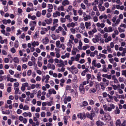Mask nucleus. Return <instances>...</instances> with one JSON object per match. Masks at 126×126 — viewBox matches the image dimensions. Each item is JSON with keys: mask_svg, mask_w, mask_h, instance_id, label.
I'll list each match as a JSON object with an SVG mask.
<instances>
[{"mask_svg": "<svg viewBox=\"0 0 126 126\" xmlns=\"http://www.w3.org/2000/svg\"><path fill=\"white\" fill-rule=\"evenodd\" d=\"M39 45V43L37 41H34L32 43V46L33 47H35L36 45L38 46Z\"/></svg>", "mask_w": 126, "mask_h": 126, "instance_id": "nucleus-28", "label": "nucleus"}, {"mask_svg": "<svg viewBox=\"0 0 126 126\" xmlns=\"http://www.w3.org/2000/svg\"><path fill=\"white\" fill-rule=\"evenodd\" d=\"M86 115L88 118L92 120L93 119V118L95 116V114L94 111H92L90 114L89 112H87Z\"/></svg>", "mask_w": 126, "mask_h": 126, "instance_id": "nucleus-4", "label": "nucleus"}, {"mask_svg": "<svg viewBox=\"0 0 126 126\" xmlns=\"http://www.w3.org/2000/svg\"><path fill=\"white\" fill-rule=\"evenodd\" d=\"M119 27L121 28L124 27V28H126V25L122 23Z\"/></svg>", "mask_w": 126, "mask_h": 126, "instance_id": "nucleus-62", "label": "nucleus"}, {"mask_svg": "<svg viewBox=\"0 0 126 126\" xmlns=\"http://www.w3.org/2000/svg\"><path fill=\"white\" fill-rule=\"evenodd\" d=\"M96 25L98 27H100L103 28L104 27L105 25L104 23H100L98 22L96 24Z\"/></svg>", "mask_w": 126, "mask_h": 126, "instance_id": "nucleus-24", "label": "nucleus"}, {"mask_svg": "<svg viewBox=\"0 0 126 126\" xmlns=\"http://www.w3.org/2000/svg\"><path fill=\"white\" fill-rule=\"evenodd\" d=\"M92 64L93 66L95 67H96V60H93L92 63Z\"/></svg>", "mask_w": 126, "mask_h": 126, "instance_id": "nucleus-35", "label": "nucleus"}, {"mask_svg": "<svg viewBox=\"0 0 126 126\" xmlns=\"http://www.w3.org/2000/svg\"><path fill=\"white\" fill-rule=\"evenodd\" d=\"M98 98L100 101L102 103H104V101L103 98L101 96H99L98 97Z\"/></svg>", "mask_w": 126, "mask_h": 126, "instance_id": "nucleus-54", "label": "nucleus"}, {"mask_svg": "<svg viewBox=\"0 0 126 126\" xmlns=\"http://www.w3.org/2000/svg\"><path fill=\"white\" fill-rule=\"evenodd\" d=\"M122 75L126 77V70H122Z\"/></svg>", "mask_w": 126, "mask_h": 126, "instance_id": "nucleus-57", "label": "nucleus"}, {"mask_svg": "<svg viewBox=\"0 0 126 126\" xmlns=\"http://www.w3.org/2000/svg\"><path fill=\"white\" fill-rule=\"evenodd\" d=\"M86 115L84 112L79 113L77 115L78 118H79L81 120H84L86 118Z\"/></svg>", "mask_w": 126, "mask_h": 126, "instance_id": "nucleus-3", "label": "nucleus"}, {"mask_svg": "<svg viewBox=\"0 0 126 126\" xmlns=\"http://www.w3.org/2000/svg\"><path fill=\"white\" fill-rule=\"evenodd\" d=\"M96 124L98 126H104L102 125H105V124L103 122L99 121H97L96 122Z\"/></svg>", "mask_w": 126, "mask_h": 126, "instance_id": "nucleus-23", "label": "nucleus"}, {"mask_svg": "<svg viewBox=\"0 0 126 126\" xmlns=\"http://www.w3.org/2000/svg\"><path fill=\"white\" fill-rule=\"evenodd\" d=\"M96 92V90L94 88H91L89 90V92L90 93H95Z\"/></svg>", "mask_w": 126, "mask_h": 126, "instance_id": "nucleus-41", "label": "nucleus"}, {"mask_svg": "<svg viewBox=\"0 0 126 126\" xmlns=\"http://www.w3.org/2000/svg\"><path fill=\"white\" fill-rule=\"evenodd\" d=\"M72 6L71 5H69L67 7L66 11L67 12H69L70 11L72 10Z\"/></svg>", "mask_w": 126, "mask_h": 126, "instance_id": "nucleus-33", "label": "nucleus"}, {"mask_svg": "<svg viewBox=\"0 0 126 126\" xmlns=\"http://www.w3.org/2000/svg\"><path fill=\"white\" fill-rule=\"evenodd\" d=\"M104 83V84L106 86H108L109 83V80H107L105 78H103L102 79Z\"/></svg>", "mask_w": 126, "mask_h": 126, "instance_id": "nucleus-25", "label": "nucleus"}, {"mask_svg": "<svg viewBox=\"0 0 126 126\" xmlns=\"http://www.w3.org/2000/svg\"><path fill=\"white\" fill-rule=\"evenodd\" d=\"M72 44H73V42L72 40H71L70 39H69L68 42L67 43V46L68 47L72 48Z\"/></svg>", "mask_w": 126, "mask_h": 126, "instance_id": "nucleus-17", "label": "nucleus"}, {"mask_svg": "<svg viewBox=\"0 0 126 126\" xmlns=\"http://www.w3.org/2000/svg\"><path fill=\"white\" fill-rule=\"evenodd\" d=\"M75 24L73 22H72L71 23L68 24L67 25V26L68 28L72 27V28H74L75 26Z\"/></svg>", "mask_w": 126, "mask_h": 126, "instance_id": "nucleus-22", "label": "nucleus"}, {"mask_svg": "<svg viewBox=\"0 0 126 126\" xmlns=\"http://www.w3.org/2000/svg\"><path fill=\"white\" fill-rule=\"evenodd\" d=\"M123 14H121L118 16V18L116 20V22L115 23H112V26L113 27H115L117 26L120 22V20L123 18Z\"/></svg>", "mask_w": 126, "mask_h": 126, "instance_id": "nucleus-1", "label": "nucleus"}, {"mask_svg": "<svg viewBox=\"0 0 126 126\" xmlns=\"http://www.w3.org/2000/svg\"><path fill=\"white\" fill-rule=\"evenodd\" d=\"M14 89L15 90V94H17L19 92V88L18 87L15 88V87H14Z\"/></svg>", "mask_w": 126, "mask_h": 126, "instance_id": "nucleus-34", "label": "nucleus"}, {"mask_svg": "<svg viewBox=\"0 0 126 126\" xmlns=\"http://www.w3.org/2000/svg\"><path fill=\"white\" fill-rule=\"evenodd\" d=\"M14 77L19 78L20 77V75L19 74H16L14 75Z\"/></svg>", "mask_w": 126, "mask_h": 126, "instance_id": "nucleus-58", "label": "nucleus"}, {"mask_svg": "<svg viewBox=\"0 0 126 126\" xmlns=\"http://www.w3.org/2000/svg\"><path fill=\"white\" fill-rule=\"evenodd\" d=\"M85 26L86 28L88 29H90V27L91 26V23L90 22H86L85 23Z\"/></svg>", "mask_w": 126, "mask_h": 126, "instance_id": "nucleus-20", "label": "nucleus"}, {"mask_svg": "<svg viewBox=\"0 0 126 126\" xmlns=\"http://www.w3.org/2000/svg\"><path fill=\"white\" fill-rule=\"evenodd\" d=\"M105 120H106L109 121L111 119V117L109 114L106 113L104 115Z\"/></svg>", "mask_w": 126, "mask_h": 126, "instance_id": "nucleus-14", "label": "nucleus"}, {"mask_svg": "<svg viewBox=\"0 0 126 126\" xmlns=\"http://www.w3.org/2000/svg\"><path fill=\"white\" fill-rule=\"evenodd\" d=\"M71 72L73 74H77L78 73L79 70L74 65L71 66Z\"/></svg>", "mask_w": 126, "mask_h": 126, "instance_id": "nucleus-6", "label": "nucleus"}, {"mask_svg": "<svg viewBox=\"0 0 126 126\" xmlns=\"http://www.w3.org/2000/svg\"><path fill=\"white\" fill-rule=\"evenodd\" d=\"M60 41L62 43H63L64 42L65 38L63 37H60Z\"/></svg>", "mask_w": 126, "mask_h": 126, "instance_id": "nucleus-49", "label": "nucleus"}, {"mask_svg": "<svg viewBox=\"0 0 126 126\" xmlns=\"http://www.w3.org/2000/svg\"><path fill=\"white\" fill-rule=\"evenodd\" d=\"M28 18L31 19L33 20H35L36 18V17L35 16H31L29 14H28Z\"/></svg>", "mask_w": 126, "mask_h": 126, "instance_id": "nucleus-26", "label": "nucleus"}, {"mask_svg": "<svg viewBox=\"0 0 126 126\" xmlns=\"http://www.w3.org/2000/svg\"><path fill=\"white\" fill-rule=\"evenodd\" d=\"M66 90L67 91H70L71 90V86L69 85H67L66 87Z\"/></svg>", "mask_w": 126, "mask_h": 126, "instance_id": "nucleus-50", "label": "nucleus"}, {"mask_svg": "<svg viewBox=\"0 0 126 126\" xmlns=\"http://www.w3.org/2000/svg\"><path fill=\"white\" fill-rule=\"evenodd\" d=\"M45 22L48 24H50L52 22V19L50 18L48 19H46L45 20Z\"/></svg>", "mask_w": 126, "mask_h": 126, "instance_id": "nucleus-19", "label": "nucleus"}, {"mask_svg": "<svg viewBox=\"0 0 126 126\" xmlns=\"http://www.w3.org/2000/svg\"><path fill=\"white\" fill-rule=\"evenodd\" d=\"M79 17L78 16H74L73 17V19L75 21H77Z\"/></svg>", "mask_w": 126, "mask_h": 126, "instance_id": "nucleus-59", "label": "nucleus"}, {"mask_svg": "<svg viewBox=\"0 0 126 126\" xmlns=\"http://www.w3.org/2000/svg\"><path fill=\"white\" fill-rule=\"evenodd\" d=\"M102 3H100L98 5V7L99 10L101 12L104 11L105 10V7L102 5Z\"/></svg>", "mask_w": 126, "mask_h": 126, "instance_id": "nucleus-10", "label": "nucleus"}, {"mask_svg": "<svg viewBox=\"0 0 126 126\" xmlns=\"http://www.w3.org/2000/svg\"><path fill=\"white\" fill-rule=\"evenodd\" d=\"M19 46V42L17 40H16L14 43V46L16 48H17Z\"/></svg>", "mask_w": 126, "mask_h": 126, "instance_id": "nucleus-36", "label": "nucleus"}, {"mask_svg": "<svg viewBox=\"0 0 126 126\" xmlns=\"http://www.w3.org/2000/svg\"><path fill=\"white\" fill-rule=\"evenodd\" d=\"M108 18L107 15L105 14L102 15L99 17V19L100 20H101L102 19H103L101 20V21L103 23L105 22L106 21V20Z\"/></svg>", "mask_w": 126, "mask_h": 126, "instance_id": "nucleus-5", "label": "nucleus"}, {"mask_svg": "<svg viewBox=\"0 0 126 126\" xmlns=\"http://www.w3.org/2000/svg\"><path fill=\"white\" fill-rule=\"evenodd\" d=\"M60 16V13L58 11H56L55 13H53V16L54 17H56L57 16Z\"/></svg>", "mask_w": 126, "mask_h": 126, "instance_id": "nucleus-21", "label": "nucleus"}, {"mask_svg": "<svg viewBox=\"0 0 126 126\" xmlns=\"http://www.w3.org/2000/svg\"><path fill=\"white\" fill-rule=\"evenodd\" d=\"M126 126V120H124L123 121V123L121 124V126Z\"/></svg>", "mask_w": 126, "mask_h": 126, "instance_id": "nucleus-64", "label": "nucleus"}, {"mask_svg": "<svg viewBox=\"0 0 126 126\" xmlns=\"http://www.w3.org/2000/svg\"><path fill=\"white\" fill-rule=\"evenodd\" d=\"M36 21H31L30 22L29 25L30 26L35 27L36 25Z\"/></svg>", "mask_w": 126, "mask_h": 126, "instance_id": "nucleus-18", "label": "nucleus"}, {"mask_svg": "<svg viewBox=\"0 0 126 126\" xmlns=\"http://www.w3.org/2000/svg\"><path fill=\"white\" fill-rule=\"evenodd\" d=\"M65 46L64 44L62 43L60 44V46H59V48H62V49L63 50H64L65 48Z\"/></svg>", "mask_w": 126, "mask_h": 126, "instance_id": "nucleus-42", "label": "nucleus"}, {"mask_svg": "<svg viewBox=\"0 0 126 126\" xmlns=\"http://www.w3.org/2000/svg\"><path fill=\"white\" fill-rule=\"evenodd\" d=\"M78 12L79 14V16L83 14V11L81 10V8L78 11Z\"/></svg>", "mask_w": 126, "mask_h": 126, "instance_id": "nucleus-52", "label": "nucleus"}, {"mask_svg": "<svg viewBox=\"0 0 126 126\" xmlns=\"http://www.w3.org/2000/svg\"><path fill=\"white\" fill-rule=\"evenodd\" d=\"M79 89L80 93L81 94H83L85 93V88L84 86L82 85H80Z\"/></svg>", "mask_w": 126, "mask_h": 126, "instance_id": "nucleus-7", "label": "nucleus"}, {"mask_svg": "<svg viewBox=\"0 0 126 126\" xmlns=\"http://www.w3.org/2000/svg\"><path fill=\"white\" fill-rule=\"evenodd\" d=\"M115 113L116 114H119L120 113V110L118 107L116 108V110H115Z\"/></svg>", "mask_w": 126, "mask_h": 126, "instance_id": "nucleus-39", "label": "nucleus"}, {"mask_svg": "<svg viewBox=\"0 0 126 126\" xmlns=\"http://www.w3.org/2000/svg\"><path fill=\"white\" fill-rule=\"evenodd\" d=\"M64 99L68 102L70 101L71 100V97L70 96L66 97Z\"/></svg>", "mask_w": 126, "mask_h": 126, "instance_id": "nucleus-48", "label": "nucleus"}, {"mask_svg": "<svg viewBox=\"0 0 126 126\" xmlns=\"http://www.w3.org/2000/svg\"><path fill=\"white\" fill-rule=\"evenodd\" d=\"M99 37L97 35H96L92 39L93 42L94 43H96L99 41Z\"/></svg>", "mask_w": 126, "mask_h": 126, "instance_id": "nucleus-9", "label": "nucleus"}, {"mask_svg": "<svg viewBox=\"0 0 126 126\" xmlns=\"http://www.w3.org/2000/svg\"><path fill=\"white\" fill-rule=\"evenodd\" d=\"M80 57V54H78L75 57V60L76 61H78Z\"/></svg>", "mask_w": 126, "mask_h": 126, "instance_id": "nucleus-38", "label": "nucleus"}, {"mask_svg": "<svg viewBox=\"0 0 126 126\" xmlns=\"http://www.w3.org/2000/svg\"><path fill=\"white\" fill-rule=\"evenodd\" d=\"M29 109V107L27 105H25L23 107V110H28Z\"/></svg>", "mask_w": 126, "mask_h": 126, "instance_id": "nucleus-40", "label": "nucleus"}, {"mask_svg": "<svg viewBox=\"0 0 126 126\" xmlns=\"http://www.w3.org/2000/svg\"><path fill=\"white\" fill-rule=\"evenodd\" d=\"M73 12V15L75 16H76L77 15V10L74 9V8L72 9Z\"/></svg>", "mask_w": 126, "mask_h": 126, "instance_id": "nucleus-55", "label": "nucleus"}, {"mask_svg": "<svg viewBox=\"0 0 126 126\" xmlns=\"http://www.w3.org/2000/svg\"><path fill=\"white\" fill-rule=\"evenodd\" d=\"M61 42L59 40H58L56 42V46L57 47H59V46H60V45L61 44H60Z\"/></svg>", "mask_w": 126, "mask_h": 126, "instance_id": "nucleus-43", "label": "nucleus"}, {"mask_svg": "<svg viewBox=\"0 0 126 126\" xmlns=\"http://www.w3.org/2000/svg\"><path fill=\"white\" fill-rule=\"evenodd\" d=\"M70 3V2L68 0H63L62 2V5L64 6L68 5Z\"/></svg>", "mask_w": 126, "mask_h": 126, "instance_id": "nucleus-13", "label": "nucleus"}, {"mask_svg": "<svg viewBox=\"0 0 126 126\" xmlns=\"http://www.w3.org/2000/svg\"><path fill=\"white\" fill-rule=\"evenodd\" d=\"M91 18V17L90 16L87 15L84 17L83 19L85 21H87L88 20L90 19Z\"/></svg>", "mask_w": 126, "mask_h": 126, "instance_id": "nucleus-29", "label": "nucleus"}, {"mask_svg": "<svg viewBox=\"0 0 126 126\" xmlns=\"http://www.w3.org/2000/svg\"><path fill=\"white\" fill-rule=\"evenodd\" d=\"M47 67L48 68H50L52 70L54 69L55 67V65L53 64H51L50 63L47 64Z\"/></svg>", "mask_w": 126, "mask_h": 126, "instance_id": "nucleus-15", "label": "nucleus"}, {"mask_svg": "<svg viewBox=\"0 0 126 126\" xmlns=\"http://www.w3.org/2000/svg\"><path fill=\"white\" fill-rule=\"evenodd\" d=\"M119 98L124 99L125 98V96L124 94H121L119 95L117 97Z\"/></svg>", "mask_w": 126, "mask_h": 126, "instance_id": "nucleus-47", "label": "nucleus"}, {"mask_svg": "<svg viewBox=\"0 0 126 126\" xmlns=\"http://www.w3.org/2000/svg\"><path fill=\"white\" fill-rule=\"evenodd\" d=\"M108 34L107 33H104L103 35V38H105L104 41L106 43H108L112 40L111 36H109L108 37Z\"/></svg>", "mask_w": 126, "mask_h": 126, "instance_id": "nucleus-2", "label": "nucleus"}, {"mask_svg": "<svg viewBox=\"0 0 126 126\" xmlns=\"http://www.w3.org/2000/svg\"><path fill=\"white\" fill-rule=\"evenodd\" d=\"M88 105V102L86 101H84L82 102V105L83 106H87Z\"/></svg>", "mask_w": 126, "mask_h": 126, "instance_id": "nucleus-53", "label": "nucleus"}, {"mask_svg": "<svg viewBox=\"0 0 126 126\" xmlns=\"http://www.w3.org/2000/svg\"><path fill=\"white\" fill-rule=\"evenodd\" d=\"M104 6L106 8H108L109 6V4L108 2H106L104 4Z\"/></svg>", "mask_w": 126, "mask_h": 126, "instance_id": "nucleus-63", "label": "nucleus"}, {"mask_svg": "<svg viewBox=\"0 0 126 126\" xmlns=\"http://www.w3.org/2000/svg\"><path fill=\"white\" fill-rule=\"evenodd\" d=\"M43 77L44 79V80H46L45 81V83H48V80H49V79L50 78V77L49 76V75H46V76H43Z\"/></svg>", "mask_w": 126, "mask_h": 126, "instance_id": "nucleus-16", "label": "nucleus"}, {"mask_svg": "<svg viewBox=\"0 0 126 126\" xmlns=\"http://www.w3.org/2000/svg\"><path fill=\"white\" fill-rule=\"evenodd\" d=\"M80 27L82 30H83L85 28L84 24L83 22H81L80 24Z\"/></svg>", "mask_w": 126, "mask_h": 126, "instance_id": "nucleus-46", "label": "nucleus"}, {"mask_svg": "<svg viewBox=\"0 0 126 126\" xmlns=\"http://www.w3.org/2000/svg\"><path fill=\"white\" fill-rule=\"evenodd\" d=\"M64 10V7L63 6H60L57 8V10L59 11H63Z\"/></svg>", "mask_w": 126, "mask_h": 126, "instance_id": "nucleus-30", "label": "nucleus"}, {"mask_svg": "<svg viewBox=\"0 0 126 126\" xmlns=\"http://www.w3.org/2000/svg\"><path fill=\"white\" fill-rule=\"evenodd\" d=\"M13 61L14 62L16 63H18L19 62L18 58L17 57H15L14 58Z\"/></svg>", "mask_w": 126, "mask_h": 126, "instance_id": "nucleus-44", "label": "nucleus"}, {"mask_svg": "<svg viewBox=\"0 0 126 126\" xmlns=\"http://www.w3.org/2000/svg\"><path fill=\"white\" fill-rule=\"evenodd\" d=\"M29 84L27 82L25 83L22 84V86L21 87V89L22 91H24L25 90V87H28Z\"/></svg>", "mask_w": 126, "mask_h": 126, "instance_id": "nucleus-8", "label": "nucleus"}, {"mask_svg": "<svg viewBox=\"0 0 126 126\" xmlns=\"http://www.w3.org/2000/svg\"><path fill=\"white\" fill-rule=\"evenodd\" d=\"M97 59H100L101 58L104 59H105L106 58V55L102 54L100 53L98 55H97L96 56Z\"/></svg>", "mask_w": 126, "mask_h": 126, "instance_id": "nucleus-12", "label": "nucleus"}, {"mask_svg": "<svg viewBox=\"0 0 126 126\" xmlns=\"http://www.w3.org/2000/svg\"><path fill=\"white\" fill-rule=\"evenodd\" d=\"M121 27H119L118 28V29L119 32L120 33L124 32L125 31V29H122L121 28Z\"/></svg>", "mask_w": 126, "mask_h": 126, "instance_id": "nucleus-37", "label": "nucleus"}, {"mask_svg": "<svg viewBox=\"0 0 126 126\" xmlns=\"http://www.w3.org/2000/svg\"><path fill=\"white\" fill-rule=\"evenodd\" d=\"M121 123L120 120L119 119L116 122V126H121Z\"/></svg>", "mask_w": 126, "mask_h": 126, "instance_id": "nucleus-32", "label": "nucleus"}, {"mask_svg": "<svg viewBox=\"0 0 126 126\" xmlns=\"http://www.w3.org/2000/svg\"><path fill=\"white\" fill-rule=\"evenodd\" d=\"M60 20V22L62 23H64L66 21L65 18L63 17L61 18Z\"/></svg>", "mask_w": 126, "mask_h": 126, "instance_id": "nucleus-45", "label": "nucleus"}, {"mask_svg": "<svg viewBox=\"0 0 126 126\" xmlns=\"http://www.w3.org/2000/svg\"><path fill=\"white\" fill-rule=\"evenodd\" d=\"M14 87L15 88L18 87L19 85V84L18 82H15L14 84Z\"/></svg>", "mask_w": 126, "mask_h": 126, "instance_id": "nucleus-61", "label": "nucleus"}, {"mask_svg": "<svg viewBox=\"0 0 126 126\" xmlns=\"http://www.w3.org/2000/svg\"><path fill=\"white\" fill-rule=\"evenodd\" d=\"M36 16L38 17H40L41 16V13L39 11H38L36 13Z\"/></svg>", "mask_w": 126, "mask_h": 126, "instance_id": "nucleus-51", "label": "nucleus"}, {"mask_svg": "<svg viewBox=\"0 0 126 126\" xmlns=\"http://www.w3.org/2000/svg\"><path fill=\"white\" fill-rule=\"evenodd\" d=\"M80 6L81 8L85 10L86 9V6L83 3H81L80 4Z\"/></svg>", "mask_w": 126, "mask_h": 126, "instance_id": "nucleus-56", "label": "nucleus"}, {"mask_svg": "<svg viewBox=\"0 0 126 126\" xmlns=\"http://www.w3.org/2000/svg\"><path fill=\"white\" fill-rule=\"evenodd\" d=\"M49 41V40L48 38L46 37L44 38L42 40L43 44L44 45H46L48 44Z\"/></svg>", "mask_w": 126, "mask_h": 126, "instance_id": "nucleus-11", "label": "nucleus"}, {"mask_svg": "<svg viewBox=\"0 0 126 126\" xmlns=\"http://www.w3.org/2000/svg\"><path fill=\"white\" fill-rule=\"evenodd\" d=\"M118 16H113L112 19L111 20L113 22V23H115L116 22V19L117 18Z\"/></svg>", "mask_w": 126, "mask_h": 126, "instance_id": "nucleus-31", "label": "nucleus"}, {"mask_svg": "<svg viewBox=\"0 0 126 126\" xmlns=\"http://www.w3.org/2000/svg\"><path fill=\"white\" fill-rule=\"evenodd\" d=\"M97 80L98 81H101V78L98 74L97 76Z\"/></svg>", "mask_w": 126, "mask_h": 126, "instance_id": "nucleus-60", "label": "nucleus"}, {"mask_svg": "<svg viewBox=\"0 0 126 126\" xmlns=\"http://www.w3.org/2000/svg\"><path fill=\"white\" fill-rule=\"evenodd\" d=\"M86 77L87 79H86L87 81V83H89V79H91V75L90 74H87L86 76Z\"/></svg>", "mask_w": 126, "mask_h": 126, "instance_id": "nucleus-27", "label": "nucleus"}]
</instances>
